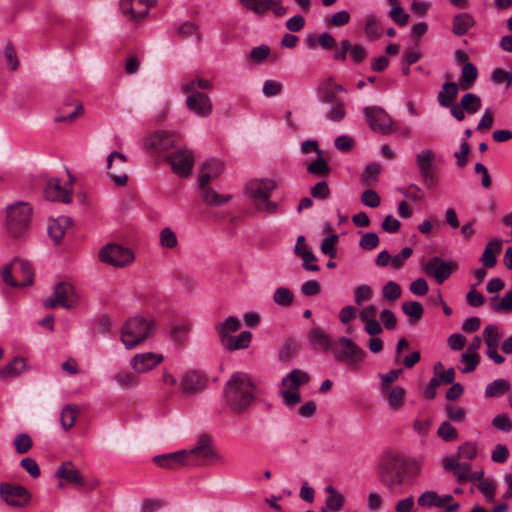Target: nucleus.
I'll use <instances>...</instances> for the list:
<instances>
[{
	"label": "nucleus",
	"instance_id": "obj_1",
	"mask_svg": "<svg viewBox=\"0 0 512 512\" xmlns=\"http://www.w3.org/2000/svg\"><path fill=\"white\" fill-rule=\"evenodd\" d=\"M419 471L417 462L406 460L396 453L382 455L378 464L379 479L391 490L401 487L407 475H416Z\"/></svg>",
	"mask_w": 512,
	"mask_h": 512
},
{
	"label": "nucleus",
	"instance_id": "obj_2",
	"mask_svg": "<svg viewBox=\"0 0 512 512\" xmlns=\"http://www.w3.org/2000/svg\"><path fill=\"white\" fill-rule=\"evenodd\" d=\"M255 394L256 387L246 373H234L226 384L227 404L236 413L245 411L253 402Z\"/></svg>",
	"mask_w": 512,
	"mask_h": 512
},
{
	"label": "nucleus",
	"instance_id": "obj_3",
	"mask_svg": "<svg viewBox=\"0 0 512 512\" xmlns=\"http://www.w3.org/2000/svg\"><path fill=\"white\" fill-rule=\"evenodd\" d=\"M331 353L336 362L353 372L360 370L367 356V353L358 344L345 336L335 340Z\"/></svg>",
	"mask_w": 512,
	"mask_h": 512
},
{
	"label": "nucleus",
	"instance_id": "obj_4",
	"mask_svg": "<svg viewBox=\"0 0 512 512\" xmlns=\"http://www.w3.org/2000/svg\"><path fill=\"white\" fill-rule=\"evenodd\" d=\"M216 330L221 344L229 351L245 349L251 342V333L240 331V322H222Z\"/></svg>",
	"mask_w": 512,
	"mask_h": 512
},
{
	"label": "nucleus",
	"instance_id": "obj_5",
	"mask_svg": "<svg viewBox=\"0 0 512 512\" xmlns=\"http://www.w3.org/2000/svg\"><path fill=\"white\" fill-rule=\"evenodd\" d=\"M1 277L11 287H24L33 283L34 272L28 261L15 258L1 269Z\"/></svg>",
	"mask_w": 512,
	"mask_h": 512
},
{
	"label": "nucleus",
	"instance_id": "obj_6",
	"mask_svg": "<svg viewBox=\"0 0 512 512\" xmlns=\"http://www.w3.org/2000/svg\"><path fill=\"white\" fill-rule=\"evenodd\" d=\"M31 206L26 202H17L7 207L6 227L13 237L22 236L30 225Z\"/></svg>",
	"mask_w": 512,
	"mask_h": 512
},
{
	"label": "nucleus",
	"instance_id": "obj_7",
	"mask_svg": "<svg viewBox=\"0 0 512 512\" xmlns=\"http://www.w3.org/2000/svg\"><path fill=\"white\" fill-rule=\"evenodd\" d=\"M416 166L418 168L423 185L427 189H433L438 184L437 168L434 164L435 153L432 149H422L415 156Z\"/></svg>",
	"mask_w": 512,
	"mask_h": 512
},
{
	"label": "nucleus",
	"instance_id": "obj_8",
	"mask_svg": "<svg viewBox=\"0 0 512 512\" xmlns=\"http://www.w3.org/2000/svg\"><path fill=\"white\" fill-rule=\"evenodd\" d=\"M364 115L370 129L381 135H389L397 132L393 120L388 113L379 106H369L364 109Z\"/></svg>",
	"mask_w": 512,
	"mask_h": 512
},
{
	"label": "nucleus",
	"instance_id": "obj_9",
	"mask_svg": "<svg viewBox=\"0 0 512 512\" xmlns=\"http://www.w3.org/2000/svg\"><path fill=\"white\" fill-rule=\"evenodd\" d=\"M421 267L424 273L433 278L438 284H443L458 269L457 263L445 261L438 256L422 260Z\"/></svg>",
	"mask_w": 512,
	"mask_h": 512
},
{
	"label": "nucleus",
	"instance_id": "obj_10",
	"mask_svg": "<svg viewBox=\"0 0 512 512\" xmlns=\"http://www.w3.org/2000/svg\"><path fill=\"white\" fill-rule=\"evenodd\" d=\"M77 302V294L72 284L68 282H59L55 285L53 293L43 301L47 309L57 307L71 308Z\"/></svg>",
	"mask_w": 512,
	"mask_h": 512
},
{
	"label": "nucleus",
	"instance_id": "obj_11",
	"mask_svg": "<svg viewBox=\"0 0 512 512\" xmlns=\"http://www.w3.org/2000/svg\"><path fill=\"white\" fill-rule=\"evenodd\" d=\"M154 322H124L121 328V340L131 349L142 343L150 334Z\"/></svg>",
	"mask_w": 512,
	"mask_h": 512
},
{
	"label": "nucleus",
	"instance_id": "obj_12",
	"mask_svg": "<svg viewBox=\"0 0 512 512\" xmlns=\"http://www.w3.org/2000/svg\"><path fill=\"white\" fill-rule=\"evenodd\" d=\"M134 258L132 250L119 244H107L99 251L100 261L115 267L127 266Z\"/></svg>",
	"mask_w": 512,
	"mask_h": 512
},
{
	"label": "nucleus",
	"instance_id": "obj_13",
	"mask_svg": "<svg viewBox=\"0 0 512 512\" xmlns=\"http://www.w3.org/2000/svg\"><path fill=\"white\" fill-rule=\"evenodd\" d=\"M185 458L188 466H201L208 460L217 459L218 455L211 445V438L209 436H201L195 447L190 450H185Z\"/></svg>",
	"mask_w": 512,
	"mask_h": 512
},
{
	"label": "nucleus",
	"instance_id": "obj_14",
	"mask_svg": "<svg viewBox=\"0 0 512 512\" xmlns=\"http://www.w3.org/2000/svg\"><path fill=\"white\" fill-rule=\"evenodd\" d=\"M0 497L7 505L16 508L25 507L31 500V494L25 487L8 482L0 484Z\"/></svg>",
	"mask_w": 512,
	"mask_h": 512
},
{
	"label": "nucleus",
	"instance_id": "obj_15",
	"mask_svg": "<svg viewBox=\"0 0 512 512\" xmlns=\"http://www.w3.org/2000/svg\"><path fill=\"white\" fill-rule=\"evenodd\" d=\"M172 171L179 177H188L192 173L194 156L191 150L183 148L166 156Z\"/></svg>",
	"mask_w": 512,
	"mask_h": 512
},
{
	"label": "nucleus",
	"instance_id": "obj_16",
	"mask_svg": "<svg viewBox=\"0 0 512 512\" xmlns=\"http://www.w3.org/2000/svg\"><path fill=\"white\" fill-rule=\"evenodd\" d=\"M44 197L49 201L70 203L72 200V181L62 185L59 178L48 180L44 188Z\"/></svg>",
	"mask_w": 512,
	"mask_h": 512
},
{
	"label": "nucleus",
	"instance_id": "obj_17",
	"mask_svg": "<svg viewBox=\"0 0 512 512\" xmlns=\"http://www.w3.org/2000/svg\"><path fill=\"white\" fill-rule=\"evenodd\" d=\"M239 2L248 10L256 14H264L271 10L277 17H282L287 13V8L282 6L280 0H239Z\"/></svg>",
	"mask_w": 512,
	"mask_h": 512
},
{
	"label": "nucleus",
	"instance_id": "obj_18",
	"mask_svg": "<svg viewBox=\"0 0 512 512\" xmlns=\"http://www.w3.org/2000/svg\"><path fill=\"white\" fill-rule=\"evenodd\" d=\"M155 3V0H121L120 9L130 19L139 20L149 13L150 7Z\"/></svg>",
	"mask_w": 512,
	"mask_h": 512
},
{
	"label": "nucleus",
	"instance_id": "obj_19",
	"mask_svg": "<svg viewBox=\"0 0 512 512\" xmlns=\"http://www.w3.org/2000/svg\"><path fill=\"white\" fill-rule=\"evenodd\" d=\"M186 106L188 110L200 117H207L212 112V102L210 97L200 91H193V93H186Z\"/></svg>",
	"mask_w": 512,
	"mask_h": 512
},
{
	"label": "nucleus",
	"instance_id": "obj_20",
	"mask_svg": "<svg viewBox=\"0 0 512 512\" xmlns=\"http://www.w3.org/2000/svg\"><path fill=\"white\" fill-rule=\"evenodd\" d=\"M276 184L270 179H254L247 183L246 192L252 199L268 200L271 192L275 189Z\"/></svg>",
	"mask_w": 512,
	"mask_h": 512
},
{
	"label": "nucleus",
	"instance_id": "obj_21",
	"mask_svg": "<svg viewBox=\"0 0 512 512\" xmlns=\"http://www.w3.org/2000/svg\"><path fill=\"white\" fill-rule=\"evenodd\" d=\"M176 135L168 131H157L151 134L145 142V146L155 152L167 151L174 146Z\"/></svg>",
	"mask_w": 512,
	"mask_h": 512
},
{
	"label": "nucleus",
	"instance_id": "obj_22",
	"mask_svg": "<svg viewBox=\"0 0 512 512\" xmlns=\"http://www.w3.org/2000/svg\"><path fill=\"white\" fill-rule=\"evenodd\" d=\"M163 360V356L161 354H156L152 352L140 353L136 354L131 359V367L137 373H145L153 368H155L158 364H160Z\"/></svg>",
	"mask_w": 512,
	"mask_h": 512
},
{
	"label": "nucleus",
	"instance_id": "obj_23",
	"mask_svg": "<svg viewBox=\"0 0 512 512\" xmlns=\"http://www.w3.org/2000/svg\"><path fill=\"white\" fill-rule=\"evenodd\" d=\"M308 340L313 349L331 351L335 341L320 327L312 328L308 333Z\"/></svg>",
	"mask_w": 512,
	"mask_h": 512
},
{
	"label": "nucleus",
	"instance_id": "obj_24",
	"mask_svg": "<svg viewBox=\"0 0 512 512\" xmlns=\"http://www.w3.org/2000/svg\"><path fill=\"white\" fill-rule=\"evenodd\" d=\"M56 476L59 479L64 480L66 483L73 484L75 486L82 487L85 485L84 478L80 471L71 462L62 463L56 471Z\"/></svg>",
	"mask_w": 512,
	"mask_h": 512
},
{
	"label": "nucleus",
	"instance_id": "obj_25",
	"mask_svg": "<svg viewBox=\"0 0 512 512\" xmlns=\"http://www.w3.org/2000/svg\"><path fill=\"white\" fill-rule=\"evenodd\" d=\"M185 456V450H180L173 453L157 455L153 458V462L161 468L174 469L187 465Z\"/></svg>",
	"mask_w": 512,
	"mask_h": 512
},
{
	"label": "nucleus",
	"instance_id": "obj_26",
	"mask_svg": "<svg viewBox=\"0 0 512 512\" xmlns=\"http://www.w3.org/2000/svg\"><path fill=\"white\" fill-rule=\"evenodd\" d=\"M223 171V163L220 160L211 159L206 161L200 170L199 185L209 184L211 179L217 178Z\"/></svg>",
	"mask_w": 512,
	"mask_h": 512
},
{
	"label": "nucleus",
	"instance_id": "obj_27",
	"mask_svg": "<svg viewBox=\"0 0 512 512\" xmlns=\"http://www.w3.org/2000/svg\"><path fill=\"white\" fill-rule=\"evenodd\" d=\"M502 240L499 238L489 241L481 255L480 261L484 268H493L497 263L496 255L500 253Z\"/></svg>",
	"mask_w": 512,
	"mask_h": 512
},
{
	"label": "nucleus",
	"instance_id": "obj_28",
	"mask_svg": "<svg viewBox=\"0 0 512 512\" xmlns=\"http://www.w3.org/2000/svg\"><path fill=\"white\" fill-rule=\"evenodd\" d=\"M459 92V85L456 82H445L437 95V101L442 107H450Z\"/></svg>",
	"mask_w": 512,
	"mask_h": 512
},
{
	"label": "nucleus",
	"instance_id": "obj_29",
	"mask_svg": "<svg viewBox=\"0 0 512 512\" xmlns=\"http://www.w3.org/2000/svg\"><path fill=\"white\" fill-rule=\"evenodd\" d=\"M202 200L210 206H221L230 200L229 195H221L214 191L209 184L199 185Z\"/></svg>",
	"mask_w": 512,
	"mask_h": 512
},
{
	"label": "nucleus",
	"instance_id": "obj_30",
	"mask_svg": "<svg viewBox=\"0 0 512 512\" xmlns=\"http://www.w3.org/2000/svg\"><path fill=\"white\" fill-rule=\"evenodd\" d=\"M381 391L387 397L389 407L392 410L397 411L404 406L406 391L403 387L394 386Z\"/></svg>",
	"mask_w": 512,
	"mask_h": 512
},
{
	"label": "nucleus",
	"instance_id": "obj_31",
	"mask_svg": "<svg viewBox=\"0 0 512 512\" xmlns=\"http://www.w3.org/2000/svg\"><path fill=\"white\" fill-rule=\"evenodd\" d=\"M309 379L310 377L306 372L295 369L282 379V385L287 390L296 391L301 385L308 383Z\"/></svg>",
	"mask_w": 512,
	"mask_h": 512
},
{
	"label": "nucleus",
	"instance_id": "obj_32",
	"mask_svg": "<svg viewBox=\"0 0 512 512\" xmlns=\"http://www.w3.org/2000/svg\"><path fill=\"white\" fill-rule=\"evenodd\" d=\"M25 368L26 362L24 358L14 357L12 361L0 368V377L3 379L17 377Z\"/></svg>",
	"mask_w": 512,
	"mask_h": 512
},
{
	"label": "nucleus",
	"instance_id": "obj_33",
	"mask_svg": "<svg viewBox=\"0 0 512 512\" xmlns=\"http://www.w3.org/2000/svg\"><path fill=\"white\" fill-rule=\"evenodd\" d=\"M204 385L203 377L196 372L186 373L181 381V389L183 393L192 394Z\"/></svg>",
	"mask_w": 512,
	"mask_h": 512
},
{
	"label": "nucleus",
	"instance_id": "obj_34",
	"mask_svg": "<svg viewBox=\"0 0 512 512\" xmlns=\"http://www.w3.org/2000/svg\"><path fill=\"white\" fill-rule=\"evenodd\" d=\"M475 24L474 19L468 13H459L453 18L452 32L457 36L465 35Z\"/></svg>",
	"mask_w": 512,
	"mask_h": 512
},
{
	"label": "nucleus",
	"instance_id": "obj_35",
	"mask_svg": "<svg viewBox=\"0 0 512 512\" xmlns=\"http://www.w3.org/2000/svg\"><path fill=\"white\" fill-rule=\"evenodd\" d=\"M175 34L179 39H188L190 37H195L196 41H200V34L198 32V26L192 21H186L180 24L175 25Z\"/></svg>",
	"mask_w": 512,
	"mask_h": 512
},
{
	"label": "nucleus",
	"instance_id": "obj_36",
	"mask_svg": "<svg viewBox=\"0 0 512 512\" xmlns=\"http://www.w3.org/2000/svg\"><path fill=\"white\" fill-rule=\"evenodd\" d=\"M478 77V70L476 66L471 63H465L461 70V77H460V86L462 89H469L471 88L472 84L476 81Z\"/></svg>",
	"mask_w": 512,
	"mask_h": 512
},
{
	"label": "nucleus",
	"instance_id": "obj_37",
	"mask_svg": "<svg viewBox=\"0 0 512 512\" xmlns=\"http://www.w3.org/2000/svg\"><path fill=\"white\" fill-rule=\"evenodd\" d=\"M330 167L326 161V159L323 157V151H319V156H317V159L312 161L307 166V171L318 177L327 176L330 173Z\"/></svg>",
	"mask_w": 512,
	"mask_h": 512
},
{
	"label": "nucleus",
	"instance_id": "obj_38",
	"mask_svg": "<svg viewBox=\"0 0 512 512\" xmlns=\"http://www.w3.org/2000/svg\"><path fill=\"white\" fill-rule=\"evenodd\" d=\"M510 390V383L505 379H496L485 388V397H499Z\"/></svg>",
	"mask_w": 512,
	"mask_h": 512
},
{
	"label": "nucleus",
	"instance_id": "obj_39",
	"mask_svg": "<svg viewBox=\"0 0 512 512\" xmlns=\"http://www.w3.org/2000/svg\"><path fill=\"white\" fill-rule=\"evenodd\" d=\"M460 105L468 114L477 113L482 105L481 99L479 96L473 93H466L462 96L460 100Z\"/></svg>",
	"mask_w": 512,
	"mask_h": 512
},
{
	"label": "nucleus",
	"instance_id": "obj_40",
	"mask_svg": "<svg viewBox=\"0 0 512 512\" xmlns=\"http://www.w3.org/2000/svg\"><path fill=\"white\" fill-rule=\"evenodd\" d=\"M317 92L322 103L331 104L336 101H340V99L337 98V95L335 94L333 89H331V78L326 79L325 81L320 83L317 88Z\"/></svg>",
	"mask_w": 512,
	"mask_h": 512
},
{
	"label": "nucleus",
	"instance_id": "obj_41",
	"mask_svg": "<svg viewBox=\"0 0 512 512\" xmlns=\"http://www.w3.org/2000/svg\"><path fill=\"white\" fill-rule=\"evenodd\" d=\"M364 33L368 40H376L381 36L379 23L374 15H368L365 19Z\"/></svg>",
	"mask_w": 512,
	"mask_h": 512
},
{
	"label": "nucleus",
	"instance_id": "obj_42",
	"mask_svg": "<svg viewBox=\"0 0 512 512\" xmlns=\"http://www.w3.org/2000/svg\"><path fill=\"white\" fill-rule=\"evenodd\" d=\"M77 408L72 405L65 406L60 415L61 426L64 430H69L75 424L77 417Z\"/></svg>",
	"mask_w": 512,
	"mask_h": 512
},
{
	"label": "nucleus",
	"instance_id": "obj_43",
	"mask_svg": "<svg viewBox=\"0 0 512 512\" xmlns=\"http://www.w3.org/2000/svg\"><path fill=\"white\" fill-rule=\"evenodd\" d=\"M67 224L68 219L59 218L48 226V234L56 243L63 238Z\"/></svg>",
	"mask_w": 512,
	"mask_h": 512
},
{
	"label": "nucleus",
	"instance_id": "obj_44",
	"mask_svg": "<svg viewBox=\"0 0 512 512\" xmlns=\"http://www.w3.org/2000/svg\"><path fill=\"white\" fill-rule=\"evenodd\" d=\"M294 300L292 291L286 287H279L273 294V301L282 307H289Z\"/></svg>",
	"mask_w": 512,
	"mask_h": 512
},
{
	"label": "nucleus",
	"instance_id": "obj_45",
	"mask_svg": "<svg viewBox=\"0 0 512 512\" xmlns=\"http://www.w3.org/2000/svg\"><path fill=\"white\" fill-rule=\"evenodd\" d=\"M417 503L421 507H438L442 508V501L440 500V496L435 491H426L422 493Z\"/></svg>",
	"mask_w": 512,
	"mask_h": 512
},
{
	"label": "nucleus",
	"instance_id": "obj_46",
	"mask_svg": "<svg viewBox=\"0 0 512 512\" xmlns=\"http://www.w3.org/2000/svg\"><path fill=\"white\" fill-rule=\"evenodd\" d=\"M198 89L210 90L212 89V84L208 80L197 78L181 85L183 93H193V91H198Z\"/></svg>",
	"mask_w": 512,
	"mask_h": 512
},
{
	"label": "nucleus",
	"instance_id": "obj_47",
	"mask_svg": "<svg viewBox=\"0 0 512 512\" xmlns=\"http://www.w3.org/2000/svg\"><path fill=\"white\" fill-rule=\"evenodd\" d=\"M346 116L345 105L343 101L331 103L330 109L326 112V118L333 122H340Z\"/></svg>",
	"mask_w": 512,
	"mask_h": 512
},
{
	"label": "nucleus",
	"instance_id": "obj_48",
	"mask_svg": "<svg viewBox=\"0 0 512 512\" xmlns=\"http://www.w3.org/2000/svg\"><path fill=\"white\" fill-rule=\"evenodd\" d=\"M351 16L347 10H341L325 18V24L333 27H343L350 22Z\"/></svg>",
	"mask_w": 512,
	"mask_h": 512
},
{
	"label": "nucleus",
	"instance_id": "obj_49",
	"mask_svg": "<svg viewBox=\"0 0 512 512\" xmlns=\"http://www.w3.org/2000/svg\"><path fill=\"white\" fill-rule=\"evenodd\" d=\"M389 3L393 6L390 11L391 19L398 25L405 26L409 21V15L398 6V0H389Z\"/></svg>",
	"mask_w": 512,
	"mask_h": 512
},
{
	"label": "nucleus",
	"instance_id": "obj_50",
	"mask_svg": "<svg viewBox=\"0 0 512 512\" xmlns=\"http://www.w3.org/2000/svg\"><path fill=\"white\" fill-rule=\"evenodd\" d=\"M484 340L487 348L498 347L501 340V334L498 331L497 326L487 325L484 329Z\"/></svg>",
	"mask_w": 512,
	"mask_h": 512
},
{
	"label": "nucleus",
	"instance_id": "obj_51",
	"mask_svg": "<svg viewBox=\"0 0 512 512\" xmlns=\"http://www.w3.org/2000/svg\"><path fill=\"white\" fill-rule=\"evenodd\" d=\"M437 435L445 442H452L458 438L457 430L451 425L449 421L441 423L437 430Z\"/></svg>",
	"mask_w": 512,
	"mask_h": 512
},
{
	"label": "nucleus",
	"instance_id": "obj_52",
	"mask_svg": "<svg viewBox=\"0 0 512 512\" xmlns=\"http://www.w3.org/2000/svg\"><path fill=\"white\" fill-rule=\"evenodd\" d=\"M15 450L19 454H25L32 448V439L26 433L17 434L13 441Z\"/></svg>",
	"mask_w": 512,
	"mask_h": 512
},
{
	"label": "nucleus",
	"instance_id": "obj_53",
	"mask_svg": "<svg viewBox=\"0 0 512 512\" xmlns=\"http://www.w3.org/2000/svg\"><path fill=\"white\" fill-rule=\"evenodd\" d=\"M338 241V236L336 234L329 235L325 237L320 245L321 252L324 255L329 256L331 259L336 257L337 250L335 248V244Z\"/></svg>",
	"mask_w": 512,
	"mask_h": 512
},
{
	"label": "nucleus",
	"instance_id": "obj_54",
	"mask_svg": "<svg viewBox=\"0 0 512 512\" xmlns=\"http://www.w3.org/2000/svg\"><path fill=\"white\" fill-rule=\"evenodd\" d=\"M380 172H381L380 164L371 163V164L367 165L361 175L362 183L365 185H370L374 180H376V178L378 177Z\"/></svg>",
	"mask_w": 512,
	"mask_h": 512
},
{
	"label": "nucleus",
	"instance_id": "obj_55",
	"mask_svg": "<svg viewBox=\"0 0 512 512\" xmlns=\"http://www.w3.org/2000/svg\"><path fill=\"white\" fill-rule=\"evenodd\" d=\"M383 298L388 301H394L401 295V287L395 281H388L382 289Z\"/></svg>",
	"mask_w": 512,
	"mask_h": 512
},
{
	"label": "nucleus",
	"instance_id": "obj_56",
	"mask_svg": "<svg viewBox=\"0 0 512 512\" xmlns=\"http://www.w3.org/2000/svg\"><path fill=\"white\" fill-rule=\"evenodd\" d=\"M326 506L321 512H338L342 509L344 504V496L341 493L328 496L325 502Z\"/></svg>",
	"mask_w": 512,
	"mask_h": 512
},
{
	"label": "nucleus",
	"instance_id": "obj_57",
	"mask_svg": "<svg viewBox=\"0 0 512 512\" xmlns=\"http://www.w3.org/2000/svg\"><path fill=\"white\" fill-rule=\"evenodd\" d=\"M403 312L411 318L420 319L423 314V306L420 302L409 301L402 304Z\"/></svg>",
	"mask_w": 512,
	"mask_h": 512
},
{
	"label": "nucleus",
	"instance_id": "obj_58",
	"mask_svg": "<svg viewBox=\"0 0 512 512\" xmlns=\"http://www.w3.org/2000/svg\"><path fill=\"white\" fill-rule=\"evenodd\" d=\"M458 458L473 460L477 455V445L475 442H465L458 447Z\"/></svg>",
	"mask_w": 512,
	"mask_h": 512
},
{
	"label": "nucleus",
	"instance_id": "obj_59",
	"mask_svg": "<svg viewBox=\"0 0 512 512\" xmlns=\"http://www.w3.org/2000/svg\"><path fill=\"white\" fill-rule=\"evenodd\" d=\"M398 191L407 199L420 201L424 198V192L416 184H410L406 188H399Z\"/></svg>",
	"mask_w": 512,
	"mask_h": 512
},
{
	"label": "nucleus",
	"instance_id": "obj_60",
	"mask_svg": "<svg viewBox=\"0 0 512 512\" xmlns=\"http://www.w3.org/2000/svg\"><path fill=\"white\" fill-rule=\"evenodd\" d=\"M189 326L186 322H175L170 328V335L175 341H181L185 339L189 333Z\"/></svg>",
	"mask_w": 512,
	"mask_h": 512
},
{
	"label": "nucleus",
	"instance_id": "obj_61",
	"mask_svg": "<svg viewBox=\"0 0 512 512\" xmlns=\"http://www.w3.org/2000/svg\"><path fill=\"white\" fill-rule=\"evenodd\" d=\"M413 253L412 248L410 247H404L400 253L395 255L394 257H391V267L395 270H398L402 268L408 258L411 257Z\"/></svg>",
	"mask_w": 512,
	"mask_h": 512
},
{
	"label": "nucleus",
	"instance_id": "obj_62",
	"mask_svg": "<svg viewBox=\"0 0 512 512\" xmlns=\"http://www.w3.org/2000/svg\"><path fill=\"white\" fill-rule=\"evenodd\" d=\"M492 425L500 431L510 432L512 430V421L506 413L496 415L492 420Z\"/></svg>",
	"mask_w": 512,
	"mask_h": 512
},
{
	"label": "nucleus",
	"instance_id": "obj_63",
	"mask_svg": "<svg viewBox=\"0 0 512 512\" xmlns=\"http://www.w3.org/2000/svg\"><path fill=\"white\" fill-rule=\"evenodd\" d=\"M270 54V47L268 45H260L254 47L249 55V58L252 62L256 64H260L263 62Z\"/></svg>",
	"mask_w": 512,
	"mask_h": 512
},
{
	"label": "nucleus",
	"instance_id": "obj_64",
	"mask_svg": "<svg viewBox=\"0 0 512 512\" xmlns=\"http://www.w3.org/2000/svg\"><path fill=\"white\" fill-rule=\"evenodd\" d=\"M372 297V289L368 285H359L354 291V298L357 305L361 306Z\"/></svg>",
	"mask_w": 512,
	"mask_h": 512
}]
</instances>
